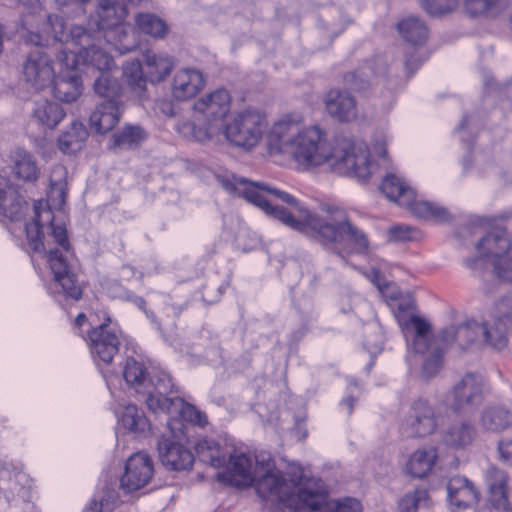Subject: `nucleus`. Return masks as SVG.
I'll return each mask as SVG.
<instances>
[{"label": "nucleus", "instance_id": "f257e3e1", "mask_svg": "<svg viewBox=\"0 0 512 512\" xmlns=\"http://www.w3.org/2000/svg\"><path fill=\"white\" fill-rule=\"evenodd\" d=\"M217 181L230 194L241 196L293 230L317 238L323 245H350L356 253L369 248L367 235L352 224L346 212L322 205L324 215L306 209L291 194L264 182H253L234 174L217 175Z\"/></svg>", "mask_w": 512, "mask_h": 512}, {"label": "nucleus", "instance_id": "f03ea898", "mask_svg": "<svg viewBox=\"0 0 512 512\" xmlns=\"http://www.w3.org/2000/svg\"><path fill=\"white\" fill-rule=\"evenodd\" d=\"M32 222L26 224V235L34 252L47 253V260L54 275L51 293L79 300L82 289L77 282L68 254L70 242L63 222H58L53 212L42 200L34 203Z\"/></svg>", "mask_w": 512, "mask_h": 512}, {"label": "nucleus", "instance_id": "7ed1b4c3", "mask_svg": "<svg viewBox=\"0 0 512 512\" xmlns=\"http://www.w3.org/2000/svg\"><path fill=\"white\" fill-rule=\"evenodd\" d=\"M289 156L304 170L330 163L337 174L358 180H367L373 173L369 149L364 143L341 138L332 146L318 126L304 128Z\"/></svg>", "mask_w": 512, "mask_h": 512}, {"label": "nucleus", "instance_id": "20e7f679", "mask_svg": "<svg viewBox=\"0 0 512 512\" xmlns=\"http://www.w3.org/2000/svg\"><path fill=\"white\" fill-rule=\"evenodd\" d=\"M47 26L53 31V39L57 42L79 47L78 50H61L58 61L61 66L77 68L79 64L95 68L98 75L102 72L111 73L115 67L113 58L96 45V38L82 26L68 28L63 18H49Z\"/></svg>", "mask_w": 512, "mask_h": 512}, {"label": "nucleus", "instance_id": "39448f33", "mask_svg": "<svg viewBox=\"0 0 512 512\" xmlns=\"http://www.w3.org/2000/svg\"><path fill=\"white\" fill-rule=\"evenodd\" d=\"M253 484L261 498L270 500L281 509L318 511L326 503L324 494L299 489L294 481H287L282 472L272 468L270 463H261Z\"/></svg>", "mask_w": 512, "mask_h": 512}, {"label": "nucleus", "instance_id": "423d86ee", "mask_svg": "<svg viewBox=\"0 0 512 512\" xmlns=\"http://www.w3.org/2000/svg\"><path fill=\"white\" fill-rule=\"evenodd\" d=\"M230 103L226 89H217L199 98L193 106V119L179 123L178 132L200 143L216 141L223 131V119L230 111Z\"/></svg>", "mask_w": 512, "mask_h": 512}, {"label": "nucleus", "instance_id": "0eeeda50", "mask_svg": "<svg viewBox=\"0 0 512 512\" xmlns=\"http://www.w3.org/2000/svg\"><path fill=\"white\" fill-rule=\"evenodd\" d=\"M387 297L395 301L394 315L408 347L415 353L427 351L430 345L431 325L425 319L416 315L415 301L412 296L393 291Z\"/></svg>", "mask_w": 512, "mask_h": 512}, {"label": "nucleus", "instance_id": "6e6552de", "mask_svg": "<svg viewBox=\"0 0 512 512\" xmlns=\"http://www.w3.org/2000/svg\"><path fill=\"white\" fill-rule=\"evenodd\" d=\"M266 126V118L262 113L247 109L238 113L223 129L225 138L230 143L244 149H252L261 140Z\"/></svg>", "mask_w": 512, "mask_h": 512}, {"label": "nucleus", "instance_id": "1a4fd4ad", "mask_svg": "<svg viewBox=\"0 0 512 512\" xmlns=\"http://www.w3.org/2000/svg\"><path fill=\"white\" fill-rule=\"evenodd\" d=\"M484 400V379L466 373L445 395L444 405L457 414L472 413Z\"/></svg>", "mask_w": 512, "mask_h": 512}, {"label": "nucleus", "instance_id": "9d476101", "mask_svg": "<svg viewBox=\"0 0 512 512\" xmlns=\"http://www.w3.org/2000/svg\"><path fill=\"white\" fill-rule=\"evenodd\" d=\"M512 240L505 228H495L480 239L476 245L479 256L465 261L475 274L484 277L483 270L505 254L511 252Z\"/></svg>", "mask_w": 512, "mask_h": 512}, {"label": "nucleus", "instance_id": "9b49d317", "mask_svg": "<svg viewBox=\"0 0 512 512\" xmlns=\"http://www.w3.org/2000/svg\"><path fill=\"white\" fill-rule=\"evenodd\" d=\"M438 428L434 407L424 398L414 400L401 423L400 431L407 438H420L433 434Z\"/></svg>", "mask_w": 512, "mask_h": 512}, {"label": "nucleus", "instance_id": "f8f14e48", "mask_svg": "<svg viewBox=\"0 0 512 512\" xmlns=\"http://www.w3.org/2000/svg\"><path fill=\"white\" fill-rule=\"evenodd\" d=\"M23 6L21 16L22 29L26 31L23 34L24 41L27 44L42 45L43 35L53 37V31L47 26L49 18H61L58 15L47 14L40 3V0H19Z\"/></svg>", "mask_w": 512, "mask_h": 512}, {"label": "nucleus", "instance_id": "ddd939ff", "mask_svg": "<svg viewBox=\"0 0 512 512\" xmlns=\"http://www.w3.org/2000/svg\"><path fill=\"white\" fill-rule=\"evenodd\" d=\"M42 35L43 44L35 45L36 48L28 53L23 64L25 80L38 90L49 86L55 78L52 59L42 48V46L48 43L50 36ZM51 38L53 37L51 36Z\"/></svg>", "mask_w": 512, "mask_h": 512}, {"label": "nucleus", "instance_id": "4468645a", "mask_svg": "<svg viewBox=\"0 0 512 512\" xmlns=\"http://www.w3.org/2000/svg\"><path fill=\"white\" fill-rule=\"evenodd\" d=\"M303 130V119L299 114L284 115L274 123L269 133L270 152L289 155Z\"/></svg>", "mask_w": 512, "mask_h": 512}, {"label": "nucleus", "instance_id": "2eb2a0df", "mask_svg": "<svg viewBox=\"0 0 512 512\" xmlns=\"http://www.w3.org/2000/svg\"><path fill=\"white\" fill-rule=\"evenodd\" d=\"M403 39L412 46L405 52V68L412 75L423 62L417 54L418 46H422L428 38V28L419 17L409 16L402 19L397 25Z\"/></svg>", "mask_w": 512, "mask_h": 512}, {"label": "nucleus", "instance_id": "dca6fc26", "mask_svg": "<svg viewBox=\"0 0 512 512\" xmlns=\"http://www.w3.org/2000/svg\"><path fill=\"white\" fill-rule=\"evenodd\" d=\"M227 471L219 477L237 487L252 485L259 473L261 463L243 452L232 451L228 457Z\"/></svg>", "mask_w": 512, "mask_h": 512}, {"label": "nucleus", "instance_id": "f3484780", "mask_svg": "<svg viewBox=\"0 0 512 512\" xmlns=\"http://www.w3.org/2000/svg\"><path fill=\"white\" fill-rule=\"evenodd\" d=\"M153 471L151 458L142 452L135 453L126 462L121 487L127 492L138 490L150 481Z\"/></svg>", "mask_w": 512, "mask_h": 512}, {"label": "nucleus", "instance_id": "a211bd4d", "mask_svg": "<svg viewBox=\"0 0 512 512\" xmlns=\"http://www.w3.org/2000/svg\"><path fill=\"white\" fill-rule=\"evenodd\" d=\"M149 386L144 390L143 397L147 408L154 412H165L170 405L164 404V401H173L175 397H168L173 392L174 384L171 376L160 371L152 377H148Z\"/></svg>", "mask_w": 512, "mask_h": 512}, {"label": "nucleus", "instance_id": "6ab92c4d", "mask_svg": "<svg viewBox=\"0 0 512 512\" xmlns=\"http://www.w3.org/2000/svg\"><path fill=\"white\" fill-rule=\"evenodd\" d=\"M89 347L94 358L109 364L118 353L120 341L114 330L103 323L93 328L89 334Z\"/></svg>", "mask_w": 512, "mask_h": 512}, {"label": "nucleus", "instance_id": "aec40b11", "mask_svg": "<svg viewBox=\"0 0 512 512\" xmlns=\"http://www.w3.org/2000/svg\"><path fill=\"white\" fill-rule=\"evenodd\" d=\"M509 314V300L502 299L496 304V314L492 325H482V335L487 343L497 350L504 349L508 344V333L511 327Z\"/></svg>", "mask_w": 512, "mask_h": 512}, {"label": "nucleus", "instance_id": "412c9836", "mask_svg": "<svg viewBox=\"0 0 512 512\" xmlns=\"http://www.w3.org/2000/svg\"><path fill=\"white\" fill-rule=\"evenodd\" d=\"M324 103L327 113L339 122H351L358 116L356 99L346 90H330Z\"/></svg>", "mask_w": 512, "mask_h": 512}, {"label": "nucleus", "instance_id": "4be33fe9", "mask_svg": "<svg viewBox=\"0 0 512 512\" xmlns=\"http://www.w3.org/2000/svg\"><path fill=\"white\" fill-rule=\"evenodd\" d=\"M447 498L450 510L456 512L477 504L479 492L470 480L462 476H455L450 478L447 483Z\"/></svg>", "mask_w": 512, "mask_h": 512}, {"label": "nucleus", "instance_id": "5701e85b", "mask_svg": "<svg viewBox=\"0 0 512 512\" xmlns=\"http://www.w3.org/2000/svg\"><path fill=\"white\" fill-rule=\"evenodd\" d=\"M482 335V325L475 320H468L459 325H451L442 329L439 341L448 347L456 343L461 349H465L474 343Z\"/></svg>", "mask_w": 512, "mask_h": 512}, {"label": "nucleus", "instance_id": "b1692460", "mask_svg": "<svg viewBox=\"0 0 512 512\" xmlns=\"http://www.w3.org/2000/svg\"><path fill=\"white\" fill-rule=\"evenodd\" d=\"M158 451L162 464L171 470L189 469L194 462V456L189 449L169 439L162 438L158 442Z\"/></svg>", "mask_w": 512, "mask_h": 512}, {"label": "nucleus", "instance_id": "393cba45", "mask_svg": "<svg viewBox=\"0 0 512 512\" xmlns=\"http://www.w3.org/2000/svg\"><path fill=\"white\" fill-rule=\"evenodd\" d=\"M96 14V24L99 29L98 40L101 34L110 28H115V32H125L123 20L127 14V10L123 4L112 0H100Z\"/></svg>", "mask_w": 512, "mask_h": 512}, {"label": "nucleus", "instance_id": "a878e982", "mask_svg": "<svg viewBox=\"0 0 512 512\" xmlns=\"http://www.w3.org/2000/svg\"><path fill=\"white\" fill-rule=\"evenodd\" d=\"M27 209L24 198L11 181L0 176V214L10 220H18Z\"/></svg>", "mask_w": 512, "mask_h": 512}, {"label": "nucleus", "instance_id": "bb28decb", "mask_svg": "<svg viewBox=\"0 0 512 512\" xmlns=\"http://www.w3.org/2000/svg\"><path fill=\"white\" fill-rule=\"evenodd\" d=\"M204 80L200 71L191 68L178 70L172 79L171 93L179 101L195 96L203 87Z\"/></svg>", "mask_w": 512, "mask_h": 512}, {"label": "nucleus", "instance_id": "cd10ccee", "mask_svg": "<svg viewBox=\"0 0 512 512\" xmlns=\"http://www.w3.org/2000/svg\"><path fill=\"white\" fill-rule=\"evenodd\" d=\"M122 112V101L114 102L112 100V102H101L90 115V127L97 133H107L119 122Z\"/></svg>", "mask_w": 512, "mask_h": 512}, {"label": "nucleus", "instance_id": "c85d7f7f", "mask_svg": "<svg viewBox=\"0 0 512 512\" xmlns=\"http://www.w3.org/2000/svg\"><path fill=\"white\" fill-rule=\"evenodd\" d=\"M63 67L66 71H61L52 81L53 95L62 102L71 103L81 95L83 83L76 71L77 68Z\"/></svg>", "mask_w": 512, "mask_h": 512}, {"label": "nucleus", "instance_id": "c756f323", "mask_svg": "<svg viewBox=\"0 0 512 512\" xmlns=\"http://www.w3.org/2000/svg\"><path fill=\"white\" fill-rule=\"evenodd\" d=\"M479 426L488 432H501L512 427V410L501 404L486 406L480 413Z\"/></svg>", "mask_w": 512, "mask_h": 512}, {"label": "nucleus", "instance_id": "7c9ffc66", "mask_svg": "<svg viewBox=\"0 0 512 512\" xmlns=\"http://www.w3.org/2000/svg\"><path fill=\"white\" fill-rule=\"evenodd\" d=\"M67 169L61 165L53 166L50 174V187L47 194V203L44 205L52 212L53 209L61 210L66 202L67 196Z\"/></svg>", "mask_w": 512, "mask_h": 512}, {"label": "nucleus", "instance_id": "2f4dec72", "mask_svg": "<svg viewBox=\"0 0 512 512\" xmlns=\"http://www.w3.org/2000/svg\"><path fill=\"white\" fill-rule=\"evenodd\" d=\"M231 448L220 445L213 439L199 440L195 446L198 459L214 468H222L228 464Z\"/></svg>", "mask_w": 512, "mask_h": 512}, {"label": "nucleus", "instance_id": "473e14b6", "mask_svg": "<svg viewBox=\"0 0 512 512\" xmlns=\"http://www.w3.org/2000/svg\"><path fill=\"white\" fill-rule=\"evenodd\" d=\"M143 61L146 69V78L152 84L163 81L175 65L173 57L151 50L143 54Z\"/></svg>", "mask_w": 512, "mask_h": 512}, {"label": "nucleus", "instance_id": "72a5a7b5", "mask_svg": "<svg viewBox=\"0 0 512 512\" xmlns=\"http://www.w3.org/2000/svg\"><path fill=\"white\" fill-rule=\"evenodd\" d=\"M14 175L24 182L35 183L40 176L35 157L23 148L15 149L10 155Z\"/></svg>", "mask_w": 512, "mask_h": 512}, {"label": "nucleus", "instance_id": "f704fd0d", "mask_svg": "<svg viewBox=\"0 0 512 512\" xmlns=\"http://www.w3.org/2000/svg\"><path fill=\"white\" fill-rule=\"evenodd\" d=\"M510 5V0H463V9L471 18L495 19Z\"/></svg>", "mask_w": 512, "mask_h": 512}, {"label": "nucleus", "instance_id": "c9c22d12", "mask_svg": "<svg viewBox=\"0 0 512 512\" xmlns=\"http://www.w3.org/2000/svg\"><path fill=\"white\" fill-rule=\"evenodd\" d=\"M486 482L491 495V503L497 509L507 510V475L503 470L491 466L486 472Z\"/></svg>", "mask_w": 512, "mask_h": 512}, {"label": "nucleus", "instance_id": "e433bc0d", "mask_svg": "<svg viewBox=\"0 0 512 512\" xmlns=\"http://www.w3.org/2000/svg\"><path fill=\"white\" fill-rule=\"evenodd\" d=\"M63 108L52 101H40L35 104L32 119L44 129H54L64 118Z\"/></svg>", "mask_w": 512, "mask_h": 512}, {"label": "nucleus", "instance_id": "4c0bfd02", "mask_svg": "<svg viewBox=\"0 0 512 512\" xmlns=\"http://www.w3.org/2000/svg\"><path fill=\"white\" fill-rule=\"evenodd\" d=\"M380 189L388 199L397 202L401 206L410 204L411 200L414 199V190L393 173L385 176Z\"/></svg>", "mask_w": 512, "mask_h": 512}, {"label": "nucleus", "instance_id": "58836bf2", "mask_svg": "<svg viewBox=\"0 0 512 512\" xmlns=\"http://www.w3.org/2000/svg\"><path fill=\"white\" fill-rule=\"evenodd\" d=\"M429 342V349L422 353H428L421 369V376L425 380L434 378L443 368V355L446 348V346L439 341V337L434 338L432 333L430 334Z\"/></svg>", "mask_w": 512, "mask_h": 512}, {"label": "nucleus", "instance_id": "ea45409f", "mask_svg": "<svg viewBox=\"0 0 512 512\" xmlns=\"http://www.w3.org/2000/svg\"><path fill=\"white\" fill-rule=\"evenodd\" d=\"M402 206L407 207L414 216L421 219L444 223L450 221L452 218L446 208L433 202L418 201L416 200L415 194L410 204H403Z\"/></svg>", "mask_w": 512, "mask_h": 512}, {"label": "nucleus", "instance_id": "a19ab883", "mask_svg": "<svg viewBox=\"0 0 512 512\" xmlns=\"http://www.w3.org/2000/svg\"><path fill=\"white\" fill-rule=\"evenodd\" d=\"M476 436L475 427L469 422L452 424L444 433L443 440L452 448H464L470 445Z\"/></svg>", "mask_w": 512, "mask_h": 512}, {"label": "nucleus", "instance_id": "79ce46f5", "mask_svg": "<svg viewBox=\"0 0 512 512\" xmlns=\"http://www.w3.org/2000/svg\"><path fill=\"white\" fill-rule=\"evenodd\" d=\"M123 376L126 383L138 394H143L149 386L146 367L134 358H127L123 368Z\"/></svg>", "mask_w": 512, "mask_h": 512}, {"label": "nucleus", "instance_id": "37998d69", "mask_svg": "<svg viewBox=\"0 0 512 512\" xmlns=\"http://www.w3.org/2000/svg\"><path fill=\"white\" fill-rule=\"evenodd\" d=\"M94 92L103 99L102 102H120L121 86L118 80L112 76V72L100 73L93 84Z\"/></svg>", "mask_w": 512, "mask_h": 512}, {"label": "nucleus", "instance_id": "c03bdc74", "mask_svg": "<svg viewBox=\"0 0 512 512\" xmlns=\"http://www.w3.org/2000/svg\"><path fill=\"white\" fill-rule=\"evenodd\" d=\"M170 405L165 411L168 414H179L185 421L197 424L199 426H205L207 424V418L204 413L199 411L195 406L186 403L182 398L175 397L173 401H164V404Z\"/></svg>", "mask_w": 512, "mask_h": 512}, {"label": "nucleus", "instance_id": "a18cd8bd", "mask_svg": "<svg viewBox=\"0 0 512 512\" xmlns=\"http://www.w3.org/2000/svg\"><path fill=\"white\" fill-rule=\"evenodd\" d=\"M437 455L434 449L417 450L411 456L407 470L415 478H422L431 471Z\"/></svg>", "mask_w": 512, "mask_h": 512}, {"label": "nucleus", "instance_id": "49530a36", "mask_svg": "<svg viewBox=\"0 0 512 512\" xmlns=\"http://www.w3.org/2000/svg\"><path fill=\"white\" fill-rule=\"evenodd\" d=\"M146 138L145 131L137 125L124 127L120 132L112 136V148L127 150L137 147Z\"/></svg>", "mask_w": 512, "mask_h": 512}, {"label": "nucleus", "instance_id": "de8ad7c7", "mask_svg": "<svg viewBox=\"0 0 512 512\" xmlns=\"http://www.w3.org/2000/svg\"><path fill=\"white\" fill-rule=\"evenodd\" d=\"M121 425L134 433H144L149 429V422L144 412L135 405H126L120 417Z\"/></svg>", "mask_w": 512, "mask_h": 512}, {"label": "nucleus", "instance_id": "09e8293b", "mask_svg": "<svg viewBox=\"0 0 512 512\" xmlns=\"http://www.w3.org/2000/svg\"><path fill=\"white\" fill-rule=\"evenodd\" d=\"M135 21L141 32L154 38H163L168 32L167 24L155 14L139 13Z\"/></svg>", "mask_w": 512, "mask_h": 512}, {"label": "nucleus", "instance_id": "8fccbe9b", "mask_svg": "<svg viewBox=\"0 0 512 512\" xmlns=\"http://www.w3.org/2000/svg\"><path fill=\"white\" fill-rule=\"evenodd\" d=\"M368 71L373 72V74H374L373 82L375 84L384 83L385 79L387 77L388 67L383 60L377 59L374 61L373 65L362 67L357 72L351 74L349 76L350 78L346 79V82L352 83V85L355 89L362 90L365 88V84L363 83L362 80H361V83L358 84L356 82V79L362 78V77L368 78L369 77Z\"/></svg>", "mask_w": 512, "mask_h": 512}, {"label": "nucleus", "instance_id": "3c124183", "mask_svg": "<svg viewBox=\"0 0 512 512\" xmlns=\"http://www.w3.org/2000/svg\"><path fill=\"white\" fill-rule=\"evenodd\" d=\"M87 138V131L82 124L74 123L71 129L63 133L58 140V146L64 153L75 152L81 148Z\"/></svg>", "mask_w": 512, "mask_h": 512}, {"label": "nucleus", "instance_id": "603ef678", "mask_svg": "<svg viewBox=\"0 0 512 512\" xmlns=\"http://www.w3.org/2000/svg\"><path fill=\"white\" fill-rule=\"evenodd\" d=\"M123 75L128 85L135 91H143L146 87V69L143 68L139 60H133L126 63L123 68Z\"/></svg>", "mask_w": 512, "mask_h": 512}, {"label": "nucleus", "instance_id": "864d4df0", "mask_svg": "<svg viewBox=\"0 0 512 512\" xmlns=\"http://www.w3.org/2000/svg\"><path fill=\"white\" fill-rule=\"evenodd\" d=\"M458 4L459 0H421V7L432 17L451 13Z\"/></svg>", "mask_w": 512, "mask_h": 512}, {"label": "nucleus", "instance_id": "5fc2aeb1", "mask_svg": "<svg viewBox=\"0 0 512 512\" xmlns=\"http://www.w3.org/2000/svg\"><path fill=\"white\" fill-rule=\"evenodd\" d=\"M427 497V491L424 489H416L405 494L398 502L399 512H416L421 503L427 500Z\"/></svg>", "mask_w": 512, "mask_h": 512}, {"label": "nucleus", "instance_id": "6e6d98bb", "mask_svg": "<svg viewBox=\"0 0 512 512\" xmlns=\"http://www.w3.org/2000/svg\"><path fill=\"white\" fill-rule=\"evenodd\" d=\"M131 30L132 29L130 27L125 25L124 33L115 32V28H110L101 34V36H103L107 42L114 45L115 48L123 54L130 52L134 48V45H128L125 43V40L128 38Z\"/></svg>", "mask_w": 512, "mask_h": 512}, {"label": "nucleus", "instance_id": "4d7b16f0", "mask_svg": "<svg viewBox=\"0 0 512 512\" xmlns=\"http://www.w3.org/2000/svg\"><path fill=\"white\" fill-rule=\"evenodd\" d=\"M491 272L501 281L512 282V256L510 252L505 254L490 266Z\"/></svg>", "mask_w": 512, "mask_h": 512}, {"label": "nucleus", "instance_id": "13d9d810", "mask_svg": "<svg viewBox=\"0 0 512 512\" xmlns=\"http://www.w3.org/2000/svg\"><path fill=\"white\" fill-rule=\"evenodd\" d=\"M417 236V230L409 225H395L389 228V241L405 242L414 240Z\"/></svg>", "mask_w": 512, "mask_h": 512}, {"label": "nucleus", "instance_id": "bf43d9fd", "mask_svg": "<svg viewBox=\"0 0 512 512\" xmlns=\"http://www.w3.org/2000/svg\"><path fill=\"white\" fill-rule=\"evenodd\" d=\"M326 512H361V504L354 498H346L330 504Z\"/></svg>", "mask_w": 512, "mask_h": 512}, {"label": "nucleus", "instance_id": "052dcab7", "mask_svg": "<svg viewBox=\"0 0 512 512\" xmlns=\"http://www.w3.org/2000/svg\"><path fill=\"white\" fill-rule=\"evenodd\" d=\"M89 0H55L57 7L64 13L78 15L84 13V5Z\"/></svg>", "mask_w": 512, "mask_h": 512}, {"label": "nucleus", "instance_id": "680f3d73", "mask_svg": "<svg viewBox=\"0 0 512 512\" xmlns=\"http://www.w3.org/2000/svg\"><path fill=\"white\" fill-rule=\"evenodd\" d=\"M498 450L501 458L512 465V438L501 440Z\"/></svg>", "mask_w": 512, "mask_h": 512}, {"label": "nucleus", "instance_id": "e2e57ef3", "mask_svg": "<svg viewBox=\"0 0 512 512\" xmlns=\"http://www.w3.org/2000/svg\"><path fill=\"white\" fill-rule=\"evenodd\" d=\"M373 283L377 286V288L384 293L383 289V277L381 276V273L378 270H373Z\"/></svg>", "mask_w": 512, "mask_h": 512}, {"label": "nucleus", "instance_id": "0e129e2a", "mask_svg": "<svg viewBox=\"0 0 512 512\" xmlns=\"http://www.w3.org/2000/svg\"><path fill=\"white\" fill-rule=\"evenodd\" d=\"M355 401V398L352 396H349L342 400L341 405L346 407L348 414L352 413Z\"/></svg>", "mask_w": 512, "mask_h": 512}, {"label": "nucleus", "instance_id": "69168bd1", "mask_svg": "<svg viewBox=\"0 0 512 512\" xmlns=\"http://www.w3.org/2000/svg\"><path fill=\"white\" fill-rule=\"evenodd\" d=\"M83 512H102V504L96 500L91 501L90 505Z\"/></svg>", "mask_w": 512, "mask_h": 512}, {"label": "nucleus", "instance_id": "338daca9", "mask_svg": "<svg viewBox=\"0 0 512 512\" xmlns=\"http://www.w3.org/2000/svg\"><path fill=\"white\" fill-rule=\"evenodd\" d=\"M87 321V317L84 313L78 314V316L75 319V325L77 327L83 326V324Z\"/></svg>", "mask_w": 512, "mask_h": 512}, {"label": "nucleus", "instance_id": "774afa93", "mask_svg": "<svg viewBox=\"0 0 512 512\" xmlns=\"http://www.w3.org/2000/svg\"><path fill=\"white\" fill-rule=\"evenodd\" d=\"M468 122H469L468 116H464L461 123L456 128V130L458 132H462L465 128L468 127Z\"/></svg>", "mask_w": 512, "mask_h": 512}]
</instances>
